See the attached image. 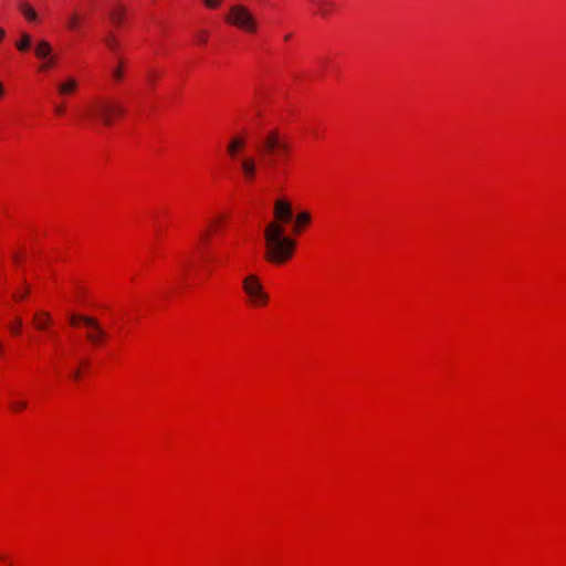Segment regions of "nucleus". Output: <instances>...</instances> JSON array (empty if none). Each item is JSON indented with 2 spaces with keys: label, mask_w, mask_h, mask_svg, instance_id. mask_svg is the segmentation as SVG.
I'll list each match as a JSON object with an SVG mask.
<instances>
[{
  "label": "nucleus",
  "mask_w": 566,
  "mask_h": 566,
  "mask_svg": "<svg viewBox=\"0 0 566 566\" xmlns=\"http://www.w3.org/2000/svg\"><path fill=\"white\" fill-rule=\"evenodd\" d=\"M285 229L277 221L270 222L264 229L266 259L273 263H283L291 259L295 241L284 235Z\"/></svg>",
  "instance_id": "obj_1"
},
{
  "label": "nucleus",
  "mask_w": 566,
  "mask_h": 566,
  "mask_svg": "<svg viewBox=\"0 0 566 566\" xmlns=\"http://www.w3.org/2000/svg\"><path fill=\"white\" fill-rule=\"evenodd\" d=\"M290 150L289 142L276 129L268 132L259 147L263 163L269 168H274L280 159H285Z\"/></svg>",
  "instance_id": "obj_2"
},
{
  "label": "nucleus",
  "mask_w": 566,
  "mask_h": 566,
  "mask_svg": "<svg viewBox=\"0 0 566 566\" xmlns=\"http://www.w3.org/2000/svg\"><path fill=\"white\" fill-rule=\"evenodd\" d=\"M124 107L111 97L101 96L93 99L86 108L87 119L104 126H112L116 117L124 114Z\"/></svg>",
  "instance_id": "obj_3"
},
{
  "label": "nucleus",
  "mask_w": 566,
  "mask_h": 566,
  "mask_svg": "<svg viewBox=\"0 0 566 566\" xmlns=\"http://www.w3.org/2000/svg\"><path fill=\"white\" fill-rule=\"evenodd\" d=\"M226 21L248 33H254L258 30V20L243 4H233L229 9V13L226 15Z\"/></svg>",
  "instance_id": "obj_4"
},
{
  "label": "nucleus",
  "mask_w": 566,
  "mask_h": 566,
  "mask_svg": "<svg viewBox=\"0 0 566 566\" xmlns=\"http://www.w3.org/2000/svg\"><path fill=\"white\" fill-rule=\"evenodd\" d=\"M242 287L253 306H265L269 303V294L264 291L256 275L250 274L245 276L242 282Z\"/></svg>",
  "instance_id": "obj_5"
},
{
  "label": "nucleus",
  "mask_w": 566,
  "mask_h": 566,
  "mask_svg": "<svg viewBox=\"0 0 566 566\" xmlns=\"http://www.w3.org/2000/svg\"><path fill=\"white\" fill-rule=\"evenodd\" d=\"M81 322L88 328L86 338L91 344L97 346L107 337L106 331L95 317H82Z\"/></svg>",
  "instance_id": "obj_6"
},
{
  "label": "nucleus",
  "mask_w": 566,
  "mask_h": 566,
  "mask_svg": "<svg viewBox=\"0 0 566 566\" xmlns=\"http://www.w3.org/2000/svg\"><path fill=\"white\" fill-rule=\"evenodd\" d=\"M274 217L277 221L289 222L293 217V211L290 202L279 199L274 205Z\"/></svg>",
  "instance_id": "obj_7"
},
{
  "label": "nucleus",
  "mask_w": 566,
  "mask_h": 566,
  "mask_svg": "<svg viewBox=\"0 0 566 566\" xmlns=\"http://www.w3.org/2000/svg\"><path fill=\"white\" fill-rule=\"evenodd\" d=\"M240 167L243 172L244 178L248 181L254 179L256 175V161L253 157H243L240 161Z\"/></svg>",
  "instance_id": "obj_8"
},
{
  "label": "nucleus",
  "mask_w": 566,
  "mask_h": 566,
  "mask_svg": "<svg viewBox=\"0 0 566 566\" xmlns=\"http://www.w3.org/2000/svg\"><path fill=\"white\" fill-rule=\"evenodd\" d=\"M78 82L74 77H66L57 85V93L61 96H67L76 92Z\"/></svg>",
  "instance_id": "obj_9"
},
{
  "label": "nucleus",
  "mask_w": 566,
  "mask_h": 566,
  "mask_svg": "<svg viewBox=\"0 0 566 566\" xmlns=\"http://www.w3.org/2000/svg\"><path fill=\"white\" fill-rule=\"evenodd\" d=\"M245 146V139L243 137H233L230 139L227 151L230 157L237 158L239 150H241Z\"/></svg>",
  "instance_id": "obj_10"
},
{
  "label": "nucleus",
  "mask_w": 566,
  "mask_h": 566,
  "mask_svg": "<svg viewBox=\"0 0 566 566\" xmlns=\"http://www.w3.org/2000/svg\"><path fill=\"white\" fill-rule=\"evenodd\" d=\"M18 9L29 22H36L39 20L36 11L30 3L20 1L18 4Z\"/></svg>",
  "instance_id": "obj_11"
},
{
  "label": "nucleus",
  "mask_w": 566,
  "mask_h": 566,
  "mask_svg": "<svg viewBox=\"0 0 566 566\" xmlns=\"http://www.w3.org/2000/svg\"><path fill=\"white\" fill-rule=\"evenodd\" d=\"M35 56L43 59H51L52 46L46 40H41L36 43L34 48Z\"/></svg>",
  "instance_id": "obj_12"
},
{
  "label": "nucleus",
  "mask_w": 566,
  "mask_h": 566,
  "mask_svg": "<svg viewBox=\"0 0 566 566\" xmlns=\"http://www.w3.org/2000/svg\"><path fill=\"white\" fill-rule=\"evenodd\" d=\"M33 322L38 329L43 331L51 324V316L46 312L36 313L33 317Z\"/></svg>",
  "instance_id": "obj_13"
},
{
  "label": "nucleus",
  "mask_w": 566,
  "mask_h": 566,
  "mask_svg": "<svg viewBox=\"0 0 566 566\" xmlns=\"http://www.w3.org/2000/svg\"><path fill=\"white\" fill-rule=\"evenodd\" d=\"M82 22L83 18L81 17V14L77 11H73L67 17L66 27L72 31H76L81 28Z\"/></svg>",
  "instance_id": "obj_14"
},
{
  "label": "nucleus",
  "mask_w": 566,
  "mask_h": 566,
  "mask_svg": "<svg viewBox=\"0 0 566 566\" xmlns=\"http://www.w3.org/2000/svg\"><path fill=\"white\" fill-rule=\"evenodd\" d=\"M31 35L28 33H22L21 39L15 43V48L20 52H25L31 48Z\"/></svg>",
  "instance_id": "obj_15"
},
{
  "label": "nucleus",
  "mask_w": 566,
  "mask_h": 566,
  "mask_svg": "<svg viewBox=\"0 0 566 566\" xmlns=\"http://www.w3.org/2000/svg\"><path fill=\"white\" fill-rule=\"evenodd\" d=\"M124 15H125V10L122 6L117 7L109 13L111 20L116 27H119L122 24V22L124 20Z\"/></svg>",
  "instance_id": "obj_16"
},
{
  "label": "nucleus",
  "mask_w": 566,
  "mask_h": 566,
  "mask_svg": "<svg viewBox=\"0 0 566 566\" xmlns=\"http://www.w3.org/2000/svg\"><path fill=\"white\" fill-rule=\"evenodd\" d=\"M311 222V214L306 211L301 212L296 216V227L294 229L295 232H298L301 226L308 224Z\"/></svg>",
  "instance_id": "obj_17"
},
{
  "label": "nucleus",
  "mask_w": 566,
  "mask_h": 566,
  "mask_svg": "<svg viewBox=\"0 0 566 566\" xmlns=\"http://www.w3.org/2000/svg\"><path fill=\"white\" fill-rule=\"evenodd\" d=\"M315 3L317 4L318 13L324 17L327 15L333 9V3L329 1L317 0Z\"/></svg>",
  "instance_id": "obj_18"
},
{
  "label": "nucleus",
  "mask_w": 566,
  "mask_h": 566,
  "mask_svg": "<svg viewBox=\"0 0 566 566\" xmlns=\"http://www.w3.org/2000/svg\"><path fill=\"white\" fill-rule=\"evenodd\" d=\"M105 43H106V45H107L111 50H113V51H115V50L117 49V46H118V43H117V41H116V39H115V35H114L113 33H109V34L105 38Z\"/></svg>",
  "instance_id": "obj_19"
},
{
  "label": "nucleus",
  "mask_w": 566,
  "mask_h": 566,
  "mask_svg": "<svg viewBox=\"0 0 566 566\" xmlns=\"http://www.w3.org/2000/svg\"><path fill=\"white\" fill-rule=\"evenodd\" d=\"M13 411H20L27 408V402L24 400H17L10 403Z\"/></svg>",
  "instance_id": "obj_20"
},
{
  "label": "nucleus",
  "mask_w": 566,
  "mask_h": 566,
  "mask_svg": "<svg viewBox=\"0 0 566 566\" xmlns=\"http://www.w3.org/2000/svg\"><path fill=\"white\" fill-rule=\"evenodd\" d=\"M45 62L41 65V70H46L54 65L55 56L51 53V59H43Z\"/></svg>",
  "instance_id": "obj_21"
},
{
  "label": "nucleus",
  "mask_w": 566,
  "mask_h": 566,
  "mask_svg": "<svg viewBox=\"0 0 566 566\" xmlns=\"http://www.w3.org/2000/svg\"><path fill=\"white\" fill-rule=\"evenodd\" d=\"M82 317H88L87 315H78V314H73L70 316V323L72 326H76L77 323H82L81 322V318Z\"/></svg>",
  "instance_id": "obj_22"
},
{
  "label": "nucleus",
  "mask_w": 566,
  "mask_h": 566,
  "mask_svg": "<svg viewBox=\"0 0 566 566\" xmlns=\"http://www.w3.org/2000/svg\"><path fill=\"white\" fill-rule=\"evenodd\" d=\"M22 326V321L20 318L15 319V324L10 327L13 334H19Z\"/></svg>",
  "instance_id": "obj_23"
},
{
  "label": "nucleus",
  "mask_w": 566,
  "mask_h": 566,
  "mask_svg": "<svg viewBox=\"0 0 566 566\" xmlns=\"http://www.w3.org/2000/svg\"><path fill=\"white\" fill-rule=\"evenodd\" d=\"M203 2L210 9H216L220 6V0H203Z\"/></svg>",
  "instance_id": "obj_24"
},
{
  "label": "nucleus",
  "mask_w": 566,
  "mask_h": 566,
  "mask_svg": "<svg viewBox=\"0 0 566 566\" xmlns=\"http://www.w3.org/2000/svg\"><path fill=\"white\" fill-rule=\"evenodd\" d=\"M112 75L116 81H120L123 78V71L119 67H116L113 70Z\"/></svg>",
  "instance_id": "obj_25"
},
{
  "label": "nucleus",
  "mask_w": 566,
  "mask_h": 566,
  "mask_svg": "<svg viewBox=\"0 0 566 566\" xmlns=\"http://www.w3.org/2000/svg\"><path fill=\"white\" fill-rule=\"evenodd\" d=\"M64 111H65V108H64V106H63L62 104L56 105V106L54 107V112H55L57 115H63V114H64Z\"/></svg>",
  "instance_id": "obj_26"
},
{
  "label": "nucleus",
  "mask_w": 566,
  "mask_h": 566,
  "mask_svg": "<svg viewBox=\"0 0 566 566\" xmlns=\"http://www.w3.org/2000/svg\"><path fill=\"white\" fill-rule=\"evenodd\" d=\"M198 39H199L200 43H206L207 39H208L207 32L202 31Z\"/></svg>",
  "instance_id": "obj_27"
},
{
  "label": "nucleus",
  "mask_w": 566,
  "mask_h": 566,
  "mask_svg": "<svg viewBox=\"0 0 566 566\" xmlns=\"http://www.w3.org/2000/svg\"><path fill=\"white\" fill-rule=\"evenodd\" d=\"M80 376H81V373H80V370H78V369L74 370V371H73V374H72V377H73L75 380H77V379L80 378Z\"/></svg>",
  "instance_id": "obj_28"
},
{
  "label": "nucleus",
  "mask_w": 566,
  "mask_h": 566,
  "mask_svg": "<svg viewBox=\"0 0 566 566\" xmlns=\"http://www.w3.org/2000/svg\"><path fill=\"white\" fill-rule=\"evenodd\" d=\"M25 294H27V291H25L24 293H22V294H17V293H15V294L13 295V297H14L15 300H22V298H24Z\"/></svg>",
  "instance_id": "obj_29"
},
{
  "label": "nucleus",
  "mask_w": 566,
  "mask_h": 566,
  "mask_svg": "<svg viewBox=\"0 0 566 566\" xmlns=\"http://www.w3.org/2000/svg\"><path fill=\"white\" fill-rule=\"evenodd\" d=\"M4 36H6V31L2 28H0V42L4 39Z\"/></svg>",
  "instance_id": "obj_30"
},
{
  "label": "nucleus",
  "mask_w": 566,
  "mask_h": 566,
  "mask_svg": "<svg viewBox=\"0 0 566 566\" xmlns=\"http://www.w3.org/2000/svg\"><path fill=\"white\" fill-rule=\"evenodd\" d=\"M203 242H207L208 241V233H202L201 238H200Z\"/></svg>",
  "instance_id": "obj_31"
},
{
  "label": "nucleus",
  "mask_w": 566,
  "mask_h": 566,
  "mask_svg": "<svg viewBox=\"0 0 566 566\" xmlns=\"http://www.w3.org/2000/svg\"><path fill=\"white\" fill-rule=\"evenodd\" d=\"M4 93V87H3V84L0 82V97L3 95Z\"/></svg>",
  "instance_id": "obj_32"
},
{
  "label": "nucleus",
  "mask_w": 566,
  "mask_h": 566,
  "mask_svg": "<svg viewBox=\"0 0 566 566\" xmlns=\"http://www.w3.org/2000/svg\"><path fill=\"white\" fill-rule=\"evenodd\" d=\"M290 38H291V35H290V34H287V35H285V38H284V39H285V40H289Z\"/></svg>",
  "instance_id": "obj_33"
}]
</instances>
